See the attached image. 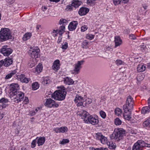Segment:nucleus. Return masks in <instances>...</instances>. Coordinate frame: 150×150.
<instances>
[{
  "label": "nucleus",
  "instance_id": "nucleus-1",
  "mask_svg": "<svg viewBox=\"0 0 150 150\" xmlns=\"http://www.w3.org/2000/svg\"><path fill=\"white\" fill-rule=\"evenodd\" d=\"M13 38L11 33L8 28H2L0 31V42H3Z\"/></svg>",
  "mask_w": 150,
  "mask_h": 150
},
{
  "label": "nucleus",
  "instance_id": "nucleus-2",
  "mask_svg": "<svg viewBox=\"0 0 150 150\" xmlns=\"http://www.w3.org/2000/svg\"><path fill=\"white\" fill-rule=\"evenodd\" d=\"M67 92L65 89L56 91L52 95V98L58 100H63L65 98Z\"/></svg>",
  "mask_w": 150,
  "mask_h": 150
},
{
  "label": "nucleus",
  "instance_id": "nucleus-3",
  "mask_svg": "<svg viewBox=\"0 0 150 150\" xmlns=\"http://www.w3.org/2000/svg\"><path fill=\"white\" fill-rule=\"evenodd\" d=\"M134 101L132 97L129 96L127 97L126 104L123 106V109L125 111L132 110L133 108Z\"/></svg>",
  "mask_w": 150,
  "mask_h": 150
},
{
  "label": "nucleus",
  "instance_id": "nucleus-4",
  "mask_svg": "<svg viewBox=\"0 0 150 150\" xmlns=\"http://www.w3.org/2000/svg\"><path fill=\"white\" fill-rule=\"evenodd\" d=\"M125 131L123 129H118L117 131L115 132L112 134L113 139L117 141L122 139L125 135Z\"/></svg>",
  "mask_w": 150,
  "mask_h": 150
},
{
  "label": "nucleus",
  "instance_id": "nucleus-5",
  "mask_svg": "<svg viewBox=\"0 0 150 150\" xmlns=\"http://www.w3.org/2000/svg\"><path fill=\"white\" fill-rule=\"evenodd\" d=\"M148 144H146L142 140H138L133 145L132 150H142L143 147L145 146L150 147L147 146Z\"/></svg>",
  "mask_w": 150,
  "mask_h": 150
},
{
  "label": "nucleus",
  "instance_id": "nucleus-6",
  "mask_svg": "<svg viewBox=\"0 0 150 150\" xmlns=\"http://www.w3.org/2000/svg\"><path fill=\"white\" fill-rule=\"evenodd\" d=\"M99 122L98 117L96 116H90L88 117L86 120H85V123H88L91 124L93 125H95L97 124Z\"/></svg>",
  "mask_w": 150,
  "mask_h": 150
},
{
  "label": "nucleus",
  "instance_id": "nucleus-7",
  "mask_svg": "<svg viewBox=\"0 0 150 150\" xmlns=\"http://www.w3.org/2000/svg\"><path fill=\"white\" fill-rule=\"evenodd\" d=\"M84 62L83 60L78 61L77 63L74 65V69L71 71L72 74L75 75L79 74L81 68V65L83 64Z\"/></svg>",
  "mask_w": 150,
  "mask_h": 150
},
{
  "label": "nucleus",
  "instance_id": "nucleus-8",
  "mask_svg": "<svg viewBox=\"0 0 150 150\" xmlns=\"http://www.w3.org/2000/svg\"><path fill=\"white\" fill-rule=\"evenodd\" d=\"M12 96L14 97V101L16 103H18L23 100L24 95L23 93L18 91L14 94V96Z\"/></svg>",
  "mask_w": 150,
  "mask_h": 150
},
{
  "label": "nucleus",
  "instance_id": "nucleus-9",
  "mask_svg": "<svg viewBox=\"0 0 150 150\" xmlns=\"http://www.w3.org/2000/svg\"><path fill=\"white\" fill-rule=\"evenodd\" d=\"M12 52V50L7 45L3 46L0 50V52L5 56H8Z\"/></svg>",
  "mask_w": 150,
  "mask_h": 150
},
{
  "label": "nucleus",
  "instance_id": "nucleus-10",
  "mask_svg": "<svg viewBox=\"0 0 150 150\" xmlns=\"http://www.w3.org/2000/svg\"><path fill=\"white\" fill-rule=\"evenodd\" d=\"M45 105L47 107L52 108L54 107L57 108L59 106V104L55 103L54 100L51 98L46 99V102L45 103Z\"/></svg>",
  "mask_w": 150,
  "mask_h": 150
},
{
  "label": "nucleus",
  "instance_id": "nucleus-11",
  "mask_svg": "<svg viewBox=\"0 0 150 150\" xmlns=\"http://www.w3.org/2000/svg\"><path fill=\"white\" fill-rule=\"evenodd\" d=\"M19 89V86L16 83H12L10 85L9 93L11 96H13L18 92Z\"/></svg>",
  "mask_w": 150,
  "mask_h": 150
},
{
  "label": "nucleus",
  "instance_id": "nucleus-12",
  "mask_svg": "<svg viewBox=\"0 0 150 150\" xmlns=\"http://www.w3.org/2000/svg\"><path fill=\"white\" fill-rule=\"evenodd\" d=\"M40 51V50L38 47H35L32 50H29V53L32 58H35L38 57V54Z\"/></svg>",
  "mask_w": 150,
  "mask_h": 150
},
{
  "label": "nucleus",
  "instance_id": "nucleus-13",
  "mask_svg": "<svg viewBox=\"0 0 150 150\" xmlns=\"http://www.w3.org/2000/svg\"><path fill=\"white\" fill-rule=\"evenodd\" d=\"M74 101L77 103L76 105L77 106H81V107L84 106L83 104L84 102V100L83 98L79 95H77L74 99Z\"/></svg>",
  "mask_w": 150,
  "mask_h": 150
},
{
  "label": "nucleus",
  "instance_id": "nucleus-14",
  "mask_svg": "<svg viewBox=\"0 0 150 150\" xmlns=\"http://www.w3.org/2000/svg\"><path fill=\"white\" fill-rule=\"evenodd\" d=\"M18 80L21 82L23 83H27L30 80V78H27L25 76L24 74H21L18 76Z\"/></svg>",
  "mask_w": 150,
  "mask_h": 150
},
{
  "label": "nucleus",
  "instance_id": "nucleus-15",
  "mask_svg": "<svg viewBox=\"0 0 150 150\" xmlns=\"http://www.w3.org/2000/svg\"><path fill=\"white\" fill-rule=\"evenodd\" d=\"M78 22L76 21H73L71 22L68 26L69 30L70 31L74 30L76 28L78 25Z\"/></svg>",
  "mask_w": 150,
  "mask_h": 150
},
{
  "label": "nucleus",
  "instance_id": "nucleus-16",
  "mask_svg": "<svg viewBox=\"0 0 150 150\" xmlns=\"http://www.w3.org/2000/svg\"><path fill=\"white\" fill-rule=\"evenodd\" d=\"M96 137L98 140H99L100 141L102 144H104L106 143L107 141V138L102 135L101 134L98 133V134H97Z\"/></svg>",
  "mask_w": 150,
  "mask_h": 150
},
{
  "label": "nucleus",
  "instance_id": "nucleus-17",
  "mask_svg": "<svg viewBox=\"0 0 150 150\" xmlns=\"http://www.w3.org/2000/svg\"><path fill=\"white\" fill-rule=\"evenodd\" d=\"M89 10V9L87 8L81 7L79 9L78 13L80 16H84L88 12Z\"/></svg>",
  "mask_w": 150,
  "mask_h": 150
},
{
  "label": "nucleus",
  "instance_id": "nucleus-18",
  "mask_svg": "<svg viewBox=\"0 0 150 150\" xmlns=\"http://www.w3.org/2000/svg\"><path fill=\"white\" fill-rule=\"evenodd\" d=\"M59 60L57 59L55 60L53 63L52 68L55 71H57L59 69Z\"/></svg>",
  "mask_w": 150,
  "mask_h": 150
},
{
  "label": "nucleus",
  "instance_id": "nucleus-19",
  "mask_svg": "<svg viewBox=\"0 0 150 150\" xmlns=\"http://www.w3.org/2000/svg\"><path fill=\"white\" fill-rule=\"evenodd\" d=\"M131 112L132 110H130V111L124 110L125 113L123 114V116L125 120H129L131 118Z\"/></svg>",
  "mask_w": 150,
  "mask_h": 150
},
{
  "label": "nucleus",
  "instance_id": "nucleus-20",
  "mask_svg": "<svg viewBox=\"0 0 150 150\" xmlns=\"http://www.w3.org/2000/svg\"><path fill=\"white\" fill-rule=\"evenodd\" d=\"M78 114L81 117V118L82 119H84L85 121V120H86V118L87 116L89 115V113L86 111L83 110L79 112Z\"/></svg>",
  "mask_w": 150,
  "mask_h": 150
},
{
  "label": "nucleus",
  "instance_id": "nucleus-21",
  "mask_svg": "<svg viewBox=\"0 0 150 150\" xmlns=\"http://www.w3.org/2000/svg\"><path fill=\"white\" fill-rule=\"evenodd\" d=\"M5 64L4 66L7 67L11 65L13 62V60L12 58H9V57H6L4 59Z\"/></svg>",
  "mask_w": 150,
  "mask_h": 150
},
{
  "label": "nucleus",
  "instance_id": "nucleus-22",
  "mask_svg": "<svg viewBox=\"0 0 150 150\" xmlns=\"http://www.w3.org/2000/svg\"><path fill=\"white\" fill-rule=\"evenodd\" d=\"M37 140V143L38 146H40L42 145L45 141V138L44 137H37L36 138Z\"/></svg>",
  "mask_w": 150,
  "mask_h": 150
},
{
  "label": "nucleus",
  "instance_id": "nucleus-23",
  "mask_svg": "<svg viewBox=\"0 0 150 150\" xmlns=\"http://www.w3.org/2000/svg\"><path fill=\"white\" fill-rule=\"evenodd\" d=\"M115 47L119 46L122 43V40L120 37L118 36H116L115 37Z\"/></svg>",
  "mask_w": 150,
  "mask_h": 150
},
{
  "label": "nucleus",
  "instance_id": "nucleus-24",
  "mask_svg": "<svg viewBox=\"0 0 150 150\" xmlns=\"http://www.w3.org/2000/svg\"><path fill=\"white\" fill-rule=\"evenodd\" d=\"M64 82L66 84L71 85L74 83V81L71 78L66 77L64 79Z\"/></svg>",
  "mask_w": 150,
  "mask_h": 150
},
{
  "label": "nucleus",
  "instance_id": "nucleus-25",
  "mask_svg": "<svg viewBox=\"0 0 150 150\" xmlns=\"http://www.w3.org/2000/svg\"><path fill=\"white\" fill-rule=\"evenodd\" d=\"M146 67L142 64L139 65L137 68L138 72H142L144 71L146 69Z\"/></svg>",
  "mask_w": 150,
  "mask_h": 150
},
{
  "label": "nucleus",
  "instance_id": "nucleus-26",
  "mask_svg": "<svg viewBox=\"0 0 150 150\" xmlns=\"http://www.w3.org/2000/svg\"><path fill=\"white\" fill-rule=\"evenodd\" d=\"M81 2L79 1L74 0L71 3V5L75 8H77L81 5Z\"/></svg>",
  "mask_w": 150,
  "mask_h": 150
},
{
  "label": "nucleus",
  "instance_id": "nucleus-27",
  "mask_svg": "<svg viewBox=\"0 0 150 150\" xmlns=\"http://www.w3.org/2000/svg\"><path fill=\"white\" fill-rule=\"evenodd\" d=\"M150 111V107L149 106L144 107L142 109L141 113L143 114H145L149 112Z\"/></svg>",
  "mask_w": 150,
  "mask_h": 150
},
{
  "label": "nucleus",
  "instance_id": "nucleus-28",
  "mask_svg": "<svg viewBox=\"0 0 150 150\" xmlns=\"http://www.w3.org/2000/svg\"><path fill=\"white\" fill-rule=\"evenodd\" d=\"M36 59L35 58H32L31 60H30L28 64V66L31 68L34 66L36 64Z\"/></svg>",
  "mask_w": 150,
  "mask_h": 150
},
{
  "label": "nucleus",
  "instance_id": "nucleus-29",
  "mask_svg": "<svg viewBox=\"0 0 150 150\" xmlns=\"http://www.w3.org/2000/svg\"><path fill=\"white\" fill-rule=\"evenodd\" d=\"M32 36V34L30 33H25L23 38V40L26 41L29 39Z\"/></svg>",
  "mask_w": 150,
  "mask_h": 150
},
{
  "label": "nucleus",
  "instance_id": "nucleus-30",
  "mask_svg": "<svg viewBox=\"0 0 150 150\" xmlns=\"http://www.w3.org/2000/svg\"><path fill=\"white\" fill-rule=\"evenodd\" d=\"M17 71L16 70L12 71L9 74L7 75L5 77L6 79H8L11 78L12 76L16 74Z\"/></svg>",
  "mask_w": 150,
  "mask_h": 150
},
{
  "label": "nucleus",
  "instance_id": "nucleus-31",
  "mask_svg": "<svg viewBox=\"0 0 150 150\" xmlns=\"http://www.w3.org/2000/svg\"><path fill=\"white\" fill-rule=\"evenodd\" d=\"M43 67L41 64H39L35 68V71L37 72L38 73H39L41 72L42 70Z\"/></svg>",
  "mask_w": 150,
  "mask_h": 150
},
{
  "label": "nucleus",
  "instance_id": "nucleus-32",
  "mask_svg": "<svg viewBox=\"0 0 150 150\" xmlns=\"http://www.w3.org/2000/svg\"><path fill=\"white\" fill-rule=\"evenodd\" d=\"M65 29V26L64 25H62L59 28V29L58 30H57V32H59V35L60 36H62V34L64 32V30Z\"/></svg>",
  "mask_w": 150,
  "mask_h": 150
},
{
  "label": "nucleus",
  "instance_id": "nucleus-33",
  "mask_svg": "<svg viewBox=\"0 0 150 150\" xmlns=\"http://www.w3.org/2000/svg\"><path fill=\"white\" fill-rule=\"evenodd\" d=\"M143 125L144 127H148L150 128V117L143 122Z\"/></svg>",
  "mask_w": 150,
  "mask_h": 150
},
{
  "label": "nucleus",
  "instance_id": "nucleus-34",
  "mask_svg": "<svg viewBox=\"0 0 150 150\" xmlns=\"http://www.w3.org/2000/svg\"><path fill=\"white\" fill-rule=\"evenodd\" d=\"M108 145L110 149H114L115 148L116 145L115 144L112 142H107Z\"/></svg>",
  "mask_w": 150,
  "mask_h": 150
},
{
  "label": "nucleus",
  "instance_id": "nucleus-35",
  "mask_svg": "<svg viewBox=\"0 0 150 150\" xmlns=\"http://www.w3.org/2000/svg\"><path fill=\"white\" fill-rule=\"evenodd\" d=\"M68 23V21L67 20L63 18H61L59 22V24L60 25H62L65 26Z\"/></svg>",
  "mask_w": 150,
  "mask_h": 150
},
{
  "label": "nucleus",
  "instance_id": "nucleus-36",
  "mask_svg": "<svg viewBox=\"0 0 150 150\" xmlns=\"http://www.w3.org/2000/svg\"><path fill=\"white\" fill-rule=\"evenodd\" d=\"M39 87V84L37 82L34 83L32 84V88L34 90L37 89Z\"/></svg>",
  "mask_w": 150,
  "mask_h": 150
},
{
  "label": "nucleus",
  "instance_id": "nucleus-37",
  "mask_svg": "<svg viewBox=\"0 0 150 150\" xmlns=\"http://www.w3.org/2000/svg\"><path fill=\"white\" fill-rule=\"evenodd\" d=\"M88 44V42L87 41L85 40L83 42L82 47L83 48H87Z\"/></svg>",
  "mask_w": 150,
  "mask_h": 150
},
{
  "label": "nucleus",
  "instance_id": "nucleus-38",
  "mask_svg": "<svg viewBox=\"0 0 150 150\" xmlns=\"http://www.w3.org/2000/svg\"><path fill=\"white\" fill-rule=\"evenodd\" d=\"M114 122L115 125H118L121 124L122 121L119 118H117L115 120Z\"/></svg>",
  "mask_w": 150,
  "mask_h": 150
},
{
  "label": "nucleus",
  "instance_id": "nucleus-39",
  "mask_svg": "<svg viewBox=\"0 0 150 150\" xmlns=\"http://www.w3.org/2000/svg\"><path fill=\"white\" fill-rule=\"evenodd\" d=\"M115 114L117 116L120 115L122 112L121 110L119 108H116L115 110Z\"/></svg>",
  "mask_w": 150,
  "mask_h": 150
},
{
  "label": "nucleus",
  "instance_id": "nucleus-40",
  "mask_svg": "<svg viewBox=\"0 0 150 150\" xmlns=\"http://www.w3.org/2000/svg\"><path fill=\"white\" fill-rule=\"evenodd\" d=\"M69 142V140L68 139H63L62 141H60V144L62 145H64L68 143Z\"/></svg>",
  "mask_w": 150,
  "mask_h": 150
},
{
  "label": "nucleus",
  "instance_id": "nucleus-41",
  "mask_svg": "<svg viewBox=\"0 0 150 150\" xmlns=\"http://www.w3.org/2000/svg\"><path fill=\"white\" fill-rule=\"evenodd\" d=\"M8 102V100L7 99L2 98L0 100V103L5 104Z\"/></svg>",
  "mask_w": 150,
  "mask_h": 150
},
{
  "label": "nucleus",
  "instance_id": "nucleus-42",
  "mask_svg": "<svg viewBox=\"0 0 150 150\" xmlns=\"http://www.w3.org/2000/svg\"><path fill=\"white\" fill-rule=\"evenodd\" d=\"M61 133L67 132L68 131V128L66 127H60Z\"/></svg>",
  "mask_w": 150,
  "mask_h": 150
},
{
  "label": "nucleus",
  "instance_id": "nucleus-43",
  "mask_svg": "<svg viewBox=\"0 0 150 150\" xmlns=\"http://www.w3.org/2000/svg\"><path fill=\"white\" fill-rule=\"evenodd\" d=\"M94 35L88 34L86 35V38L87 39L91 40L94 38Z\"/></svg>",
  "mask_w": 150,
  "mask_h": 150
},
{
  "label": "nucleus",
  "instance_id": "nucleus-44",
  "mask_svg": "<svg viewBox=\"0 0 150 150\" xmlns=\"http://www.w3.org/2000/svg\"><path fill=\"white\" fill-rule=\"evenodd\" d=\"M115 63L117 65H120L122 64H123L124 63V62H123L120 59H117V60L116 62Z\"/></svg>",
  "mask_w": 150,
  "mask_h": 150
},
{
  "label": "nucleus",
  "instance_id": "nucleus-45",
  "mask_svg": "<svg viewBox=\"0 0 150 150\" xmlns=\"http://www.w3.org/2000/svg\"><path fill=\"white\" fill-rule=\"evenodd\" d=\"M100 114L102 117L105 118L106 117V115L105 112L103 111H101L100 112Z\"/></svg>",
  "mask_w": 150,
  "mask_h": 150
},
{
  "label": "nucleus",
  "instance_id": "nucleus-46",
  "mask_svg": "<svg viewBox=\"0 0 150 150\" xmlns=\"http://www.w3.org/2000/svg\"><path fill=\"white\" fill-rule=\"evenodd\" d=\"M113 1L114 4L116 6L120 4L121 0H113Z\"/></svg>",
  "mask_w": 150,
  "mask_h": 150
},
{
  "label": "nucleus",
  "instance_id": "nucleus-47",
  "mask_svg": "<svg viewBox=\"0 0 150 150\" xmlns=\"http://www.w3.org/2000/svg\"><path fill=\"white\" fill-rule=\"evenodd\" d=\"M37 142V141L36 139L33 141L31 144V147L33 148L35 146L36 143Z\"/></svg>",
  "mask_w": 150,
  "mask_h": 150
},
{
  "label": "nucleus",
  "instance_id": "nucleus-48",
  "mask_svg": "<svg viewBox=\"0 0 150 150\" xmlns=\"http://www.w3.org/2000/svg\"><path fill=\"white\" fill-rule=\"evenodd\" d=\"M68 47V43L67 42H65L64 45H62V47L61 48L63 49H66Z\"/></svg>",
  "mask_w": 150,
  "mask_h": 150
},
{
  "label": "nucleus",
  "instance_id": "nucleus-49",
  "mask_svg": "<svg viewBox=\"0 0 150 150\" xmlns=\"http://www.w3.org/2000/svg\"><path fill=\"white\" fill-rule=\"evenodd\" d=\"M88 27L87 25H84L82 26L81 28V31L83 32L86 30L88 29Z\"/></svg>",
  "mask_w": 150,
  "mask_h": 150
},
{
  "label": "nucleus",
  "instance_id": "nucleus-50",
  "mask_svg": "<svg viewBox=\"0 0 150 150\" xmlns=\"http://www.w3.org/2000/svg\"><path fill=\"white\" fill-rule=\"evenodd\" d=\"M72 5H69L67 6L66 10L67 11H71L72 10Z\"/></svg>",
  "mask_w": 150,
  "mask_h": 150
},
{
  "label": "nucleus",
  "instance_id": "nucleus-51",
  "mask_svg": "<svg viewBox=\"0 0 150 150\" xmlns=\"http://www.w3.org/2000/svg\"><path fill=\"white\" fill-rule=\"evenodd\" d=\"M43 82L44 83L47 84L50 83V81L48 78H46L44 79Z\"/></svg>",
  "mask_w": 150,
  "mask_h": 150
},
{
  "label": "nucleus",
  "instance_id": "nucleus-52",
  "mask_svg": "<svg viewBox=\"0 0 150 150\" xmlns=\"http://www.w3.org/2000/svg\"><path fill=\"white\" fill-rule=\"evenodd\" d=\"M92 102V100L91 98H87L86 100V103L87 104H90Z\"/></svg>",
  "mask_w": 150,
  "mask_h": 150
},
{
  "label": "nucleus",
  "instance_id": "nucleus-53",
  "mask_svg": "<svg viewBox=\"0 0 150 150\" xmlns=\"http://www.w3.org/2000/svg\"><path fill=\"white\" fill-rule=\"evenodd\" d=\"M129 38L132 40H135L136 39L135 36L134 34H131L129 35Z\"/></svg>",
  "mask_w": 150,
  "mask_h": 150
},
{
  "label": "nucleus",
  "instance_id": "nucleus-54",
  "mask_svg": "<svg viewBox=\"0 0 150 150\" xmlns=\"http://www.w3.org/2000/svg\"><path fill=\"white\" fill-rule=\"evenodd\" d=\"M6 106L5 104H2L0 105V109L1 110L6 108Z\"/></svg>",
  "mask_w": 150,
  "mask_h": 150
},
{
  "label": "nucleus",
  "instance_id": "nucleus-55",
  "mask_svg": "<svg viewBox=\"0 0 150 150\" xmlns=\"http://www.w3.org/2000/svg\"><path fill=\"white\" fill-rule=\"evenodd\" d=\"M24 102L25 104H27L29 102V100L28 98L27 97H25V99L24 100Z\"/></svg>",
  "mask_w": 150,
  "mask_h": 150
},
{
  "label": "nucleus",
  "instance_id": "nucleus-56",
  "mask_svg": "<svg viewBox=\"0 0 150 150\" xmlns=\"http://www.w3.org/2000/svg\"><path fill=\"white\" fill-rule=\"evenodd\" d=\"M140 50L142 51H143L145 50V49L146 48L145 46L144 45H141L140 47Z\"/></svg>",
  "mask_w": 150,
  "mask_h": 150
},
{
  "label": "nucleus",
  "instance_id": "nucleus-57",
  "mask_svg": "<svg viewBox=\"0 0 150 150\" xmlns=\"http://www.w3.org/2000/svg\"><path fill=\"white\" fill-rule=\"evenodd\" d=\"M36 113V112L35 110H32L30 112V114L32 116L35 115Z\"/></svg>",
  "mask_w": 150,
  "mask_h": 150
},
{
  "label": "nucleus",
  "instance_id": "nucleus-58",
  "mask_svg": "<svg viewBox=\"0 0 150 150\" xmlns=\"http://www.w3.org/2000/svg\"><path fill=\"white\" fill-rule=\"evenodd\" d=\"M87 3L88 4L91 5L93 3V0H88Z\"/></svg>",
  "mask_w": 150,
  "mask_h": 150
},
{
  "label": "nucleus",
  "instance_id": "nucleus-59",
  "mask_svg": "<svg viewBox=\"0 0 150 150\" xmlns=\"http://www.w3.org/2000/svg\"><path fill=\"white\" fill-rule=\"evenodd\" d=\"M4 61L3 60L0 61V67H1L3 64H4Z\"/></svg>",
  "mask_w": 150,
  "mask_h": 150
},
{
  "label": "nucleus",
  "instance_id": "nucleus-60",
  "mask_svg": "<svg viewBox=\"0 0 150 150\" xmlns=\"http://www.w3.org/2000/svg\"><path fill=\"white\" fill-rule=\"evenodd\" d=\"M142 7L144 8V10H146L148 7L147 6L146 4H142Z\"/></svg>",
  "mask_w": 150,
  "mask_h": 150
},
{
  "label": "nucleus",
  "instance_id": "nucleus-61",
  "mask_svg": "<svg viewBox=\"0 0 150 150\" xmlns=\"http://www.w3.org/2000/svg\"><path fill=\"white\" fill-rule=\"evenodd\" d=\"M7 2L9 3V4H10L13 3L14 1L13 0H7Z\"/></svg>",
  "mask_w": 150,
  "mask_h": 150
},
{
  "label": "nucleus",
  "instance_id": "nucleus-62",
  "mask_svg": "<svg viewBox=\"0 0 150 150\" xmlns=\"http://www.w3.org/2000/svg\"><path fill=\"white\" fill-rule=\"evenodd\" d=\"M62 38V37L61 36H60L59 38L58 41H57V42L58 43H59L61 42Z\"/></svg>",
  "mask_w": 150,
  "mask_h": 150
},
{
  "label": "nucleus",
  "instance_id": "nucleus-63",
  "mask_svg": "<svg viewBox=\"0 0 150 150\" xmlns=\"http://www.w3.org/2000/svg\"><path fill=\"white\" fill-rule=\"evenodd\" d=\"M58 127H56L53 130L56 133H57L59 132H58Z\"/></svg>",
  "mask_w": 150,
  "mask_h": 150
},
{
  "label": "nucleus",
  "instance_id": "nucleus-64",
  "mask_svg": "<svg viewBox=\"0 0 150 150\" xmlns=\"http://www.w3.org/2000/svg\"><path fill=\"white\" fill-rule=\"evenodd\" d=\"M102 147L95 148L93 147L92 148V150H101Z\"/></svg>",
  "mask_w": 150,
  "mask_h": 150
}]
</instances>
